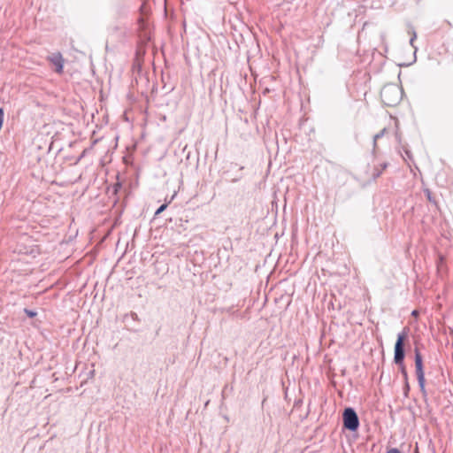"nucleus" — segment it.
I'll use <instances>...</instances> for the list:
<instances>
[{
  "mask_svg": "<svg viewBox=\"0 0 453 453\" xmlns=\"http://www.w3.org/2000/svg\"><path fill=\"white\" fill-rule=\"evenodd\" d=\"M409 328L404 327L402 332L397 334V339L394 349V362L400 368L401 373L405 381L408 380V373L404 365L405 349L404 342L408 336Z\"/></svg>",
  "mask_w": 453,
  "mask_h": 453,
  "instance_id": "1",
  "label": "nucleus"
},
{
  "mask_svg": "<svg viewBox=\"0 0 453 453\" xmlns=\"http://www.w3.org/2000/svg\"><path fill=\"white\" fill-rule=\"evenodd\" d=\"M403 96V88L393 83L385 85L380 90L381 101L389 107L396 106L402 101Z\"/></svg>",
  "mask_w": 453,
  "mask_h": 453,
  "instance_id": "2",
  "label": "nucleus"
},
{
  "mask_svg": "<svg viewBox=\"0 0 453 453\" xmlns=\"http://www.w3.org/2000/svg\"><path fill=\"white\" fill-rule=\"evenodd\" d=\"M414 354H415V370H416L418 383L420 391L422 392L423 395H426V390L425 388L426 380H425V372H424V368H423V357H422L418 347H415Z\"/></svg>",
  "mask_w": 453,
  "mask_h": 453,
  "instance_id": "3",
  "label": "nucleus"
},
{
  "mask_svg": "<svg viewBox=\"0 0 453 453\" xmlns=\"http://www.w3.org/2000/svg\"><path fill=\"white\" fill-rule=\"evenodd\" d=\"M343 427L349 431L355 432L359 427V418L351 407H348L343 411L342 414Z\"/></svg>",
  "mask_w": 453,
  "mask_h": 453,
  "instance_id": "4",
  "label": "nucleus"
},
{
  "mask_svg": "<svg viewBox=\"0 0 453 453\" xmlns=\"http://www.w3.org/2000/svg\"><path fill=\"white\" fill-rule=\"evenodd\" d=\"M50 61L55 65V71L58 73H61L63 72L64 59L60 53L53 54L50 58Z\"/></svg>",
  "mask_w": 453,
  "mask_h": 453,
  "instance_id": "5",
  "label": "nucleus"
},
{
  "mask_svg": "<svg viewBox=\"0 0 453 453\" xmlns=\"http://www.w3.org/2000/svg\"><path fill=\"white\" fill-rule=\"evenodd\" d=\"M388 164L384 162L380 165V167L374 166L373 173H372L373 179H377L378 177H380L381 175L382 172L388 167Z\"/></svg>",
  "mask_w": 453,
  "mask_h": 453,
  "instance_id": "6",
  "label": "nucleus"
},
{
  "mask_svg": "<svg viewBox=\"0 0 453 453\" xmlns=\"http://www.w3.org/2000/svg\"><path fill=\"white\" fill-rule=\"evenodd\" d=\"M387 132V128H383L382 130H380L378 134H376L374 136H373V149H372V153L375 154V151H376V148H377V141L383 137L384 134H386Z\"/></svg>",
  "mask_w": 453,
  "mask_h": 453,
  "instance_id": "7",
  "label": "nucleus"
},
{
  "mask_svg": "<svg viewBox=\"0 0 453 453\" xmlns=\"http://www.w3.org/2000/svg\"><path fill=\"white\" fill-rule=\"evenodd\" d=\"M424 192H425V194H426V198L428 199V201H429L430 203H435V200H434V197L432 196V192H431L428 188L425 189V191H424Z\"/></svg>",
  "mask_w": 453,
  "mask_h": 453,
  "instance_id": "8",
  "label": "nucleus"
},
{
  "mask_svg": "<svg viewBox=\"0 0 453 453\" xmlns=\"http://www.w3.org/2000/svg\"><path fill=\"white\" fill-rule=\"evenodd\" d=\"M167 206H168V203H164V204L160 205L155 212V217H157V215L162 213L167 208Z\"/></svg>",
  "mask_w": 453,
  "mask_h": 453,
  "instance_id": "9",
  "label": "nucleus"
},
{
  "mask_svg": "<svg viewBox=\"0 0 453 453\" xmlns=\"http://www.w3.org/2000/svg\"><path fill=\"white\" fill-rule=\"evenodd\" d=\"M24 312L27 315L29 318H34L36 316V311L29 310V309H24Z\"/></svg>",
  "mask_w": 453,
  "mask_h": 453,
  "instance_id": "10",
  "label": "nucleus"
},
{
  "mask_svg": "<svg viewBox=\"0 0 453 453\" xmlns=\"http://www.w3.org/2000/svg\"><path fill=\"white\" fill-rule=\"evenodd\" d=\"M416 38H417V35H416V33H415V32H413V35H412V37H411V40H410V44H411V45L415 50H417V48L414 46V41L416 40Z\"/></svg>",
  "mask_w": 453,
  "mask_h": 453,
  "instance_id": "11",
  "label": "nucleus"
},
{
  "mask_svg": "<svg viewBox=\"0 0 453 453\" xmlns=\"http://www.w3.org/2000/svg\"><path fill=\"white\" fill-rule=\"evenodd\" d=\"M387 453H401V451L396 448H392L387 451Z\"/></svg>",
  "mask_w": 453,
  "mask_h": 453,
  "instance_id": "12",
  "label": "nucleus"
},
{
  "mask_svg": "<svg viewBox=\"0 0 453 453\" xmlns=\"http://www.w3.org/2000/svg\"><path fill=\"white\" fill-rule=\"evenodd\" d=\"M404 152H405L406 157H407L409 159H411V151H410V150H404Z\"/></svg>",
  "mask_w": 453,
  "mask_h": 453,
  "instance_id": "13",
  "label": "nucleus"
},
{
  "mask_svg": "<svg viewBox=\"0 0 453 453\" xmlns=\"http://www.w3.org/2000/svg\"><path fill=\"white\" fill-rule=\"evenodd\" d=\"M409 389H410V386H409V383H408V380H407V381H405V390H406V392L409 391Z\"/></svg>",
  "mask_w": 453,
  "mask_h": 453,
  "instance_id": "14",
  "label": "nucleus"
},
{
  "mask_svg": "<svg viewBox=\"0 0 453 453\" xmlns=\"http://www.w3.org/2000/svg\"><path fill=\"white\" fill-rule=\"evenodd\" d=\"M413 316H417L418 315V311H413L412 313H411Z\"/></svg>",
  "mask_w": 453,
  "mask_h": 453,
  "instance_id": "15",
  "label": "nucleus"
},
{
  "mask_svg": "<svg viewBox=\"0 0 453 453\" xmlns=\"http://www.w3.org/2000/svg\"><path fill=\"white\" fill-rule=\"evenodd\" d=\"M119 187H120V184H119V183H117V184L115 185V191H117V188H118Z\"/></svg>",
  "mask_w": 453,
  "mask_h": 453,
  "instance_id": "16",
  "label": "nucleus"
},
{
  "mask_svg": "<svg viewBox=\"0 0 453 453\" xmlns=\"http://www.w3.org/2000/svg\"><path fill=\"white\" fill-rule=\"evenodd\" d=\"M414 453H418V445L416 446V449L414 450Z\"/></svg>",
  "mask_w": 453,
  "mask_h": 453,
  "instance_id": "17",
  "label": "nucleus"
}]
</instances>
